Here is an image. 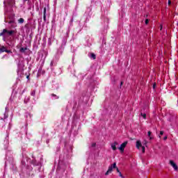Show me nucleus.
I'll return each mask as SVG.
<instances>
[{
	"instance_id": "obj_1",
	"label": "nucleus",
	"mask_w": 178,
	"mask_h": 178,
	"mask_svg": "<svg viewBox=\"0 0 178 178\" xmlns=\"http://www.w3.org/2000/svg\"><path fill=\"white\" fill-rule=\"evenodd\" d=\"M8 34V35H13L15 33V31H8L7 29H3L1 33H0V37H3V35H5V34Z\"/></svg>"
},
{
	"instance_id": "obj_2",
	"label": "nucleus",
	"mask_w": 178,
	"mask_h": 178,
	"mask_svg": "<svg viewBox=\"0 0 178 178\" xmlns=\"http://www.w3.org/2000/svg\"><path fill=\"white\" fill-rule=\"evenodd\" d=\"M126 145H127V141L122 143L120 147H118V149H120L121 152H124V148H126Z\"/></svg>"
},
{
	"instance_id": "obj_3",
	"label": "nucleus",
	"mask_w": 178,
	"mask_h": 178,
	"mask_svg": "<svg viewBox=\"0 0 178 178\" xmlns=\"http://www.w3.org/2000/svg\"><path fill=\"white\" fill-rule=\"evenodd\" d=\"M170 165H171L173 167L174 170H178L177 164H176V163H175V161H173V160L170 161Z\"/></svg>"
},
{
	"instance_id": "obj_4",
	"label": "nucleus",
	"mask_w": 178,
	"mask_h": 178,
	"mask_svg": "<svg viewBox=\"0 0 178 178\" xmlns=\"http://www.w3.org/2000/svg\"><path fill=\"white\" fill-rule=\"evenodd\" d=\"M0 52H6L7 54H10V53H12V51H11L10 50L6 49V47H4V46H2V47L0 48Z\"/></svg>"
},
{
	"instance_id": "obj_5",
	"label": "nucleus",
	"mask_w": 178,
	"mask_h": 178,
	"mask_svg": "<svg viewBox=\"0 0 178 178\" xmlns=\"http://www.w3.org/2000/svg\"><path fill=\"white\" fill-rule=\"evenodd\" d=\"M43 20L47 22V7H44L43 9Z\"/></svg>"
},
{
	"instance_id": "obj_6",
	"label": "nucleus",
	"mask_w": 178,
	"mask_h": 178,
	"mask_svg": "<svg viewBox=\"0 0 178 178\" xmlns=\"http://www.w3.org/2000/svg\"><path fill=\"white\" fill-rule=\"evenodd\" d=\"M118 145V142H114L113 144H111V148L113 151H116L117 148L116 146Z\"/></svg>"
},
{
	"instance_id": "obj_7",
	"label": "nucleus",
	"mask_w": 178,
	"mask_h": 178,
	"mask_svg": "<svg viewBox=\"0 0 178 178\" xmlns=\"http://www.w3.org/2000/svg\"><path fill=\"white\" fill-rule=\"evenodd\" d=\"M141 147H143V145L141 144V141L137 140L136 141V147L138 148V149H140V148H141Z\"/></svg>"
},
{
	"instance_id": "obj_8",
	"label": "nucleus",
	"mask_w": 178,
	"mask_h": 178,
	"mask_svg": "<svg viewBox=\"0 0 178 178\" xmlns=\"http://www.w3.org/2000/svg\"><path fill=\"white\" fill-rule=\"evenodd\" d=\"M27 51V47H21L19 49V51L22 54H24Z\"/></svg>"
},
{
	"instance_id": "obj_9",
	"label": "nucleus",
	"mask_w": 178,
	"mask_h": 178,
	"mask_svg": "<svg viewBox=\"0 0 178 178\" xmlns=\"http://www.w3.org/2000/svg\"><path fill=\"white\" fill-rule=\"evenodd\" d=\"M90 57L92 58V59H97V56H95L94 53H91Z\"/></svg>"
},
{
	"instance_id": "obj_10",
	"label": "nucleus",
	"mask_w": 178,
	"mask_h": 178,
	"mask_svg": "<svg viewBox=\"0 0 178 178\" xmlns=\"http://www.w3.org/2000/svg\"><path fill=\"white\" fill-rule=\"evenodd\" d=\"M18 22L20 23L21 24H23V23H24V19H23V18H19V19H18Z\"/></svg>"
},
{
	"instance_id": "obj_11",
	"label": "nucleus",
	"mask_w": 178,
	"mask_h": 178,
	"mask_svg": "<svg viewBox=\"0 0 178 178\" xmlns=\"http://www.w3.org/2000/svg\"><path fill=\"white\" fill-rule=\"evenodd\" d=\"M151 134H152V133L150 131H149L147 132V136H148V137H149L150 140H152V137H151Z\"/></svg>"
},
{
	"instance_id": "obj_12",
	"label": "nucleus",
	"mask_w": 178,
	"mask_h": 178,
	"mask_svg": "<svg viewBox=\"0 0 178 178\" xmlns=\"http://www.w3.org/2000/svg\"><path fill=\"white\" fill-rule=\"evenodd\" d=\"M113 170V168H112V166H109L108 167V171L110 172V173H112Z\"/></svg>"
},
{
	"instance_id": "obj_13",
	"label": "nucleus",
	"mask_w": 178,
	"mask_h": 178,
	"mask_svg": "<svg viewBox=\"0 0 178 178\" xmlns=\"http://www.w3.org/2000/svg\"><path fill=\"white\" fill-rule=\"evenodd\" d=\"M140 115L143 117V119H147V114L141 113Z\"/></svg>"
},
{
	"instance_id": "obj_14",
	"label": "nucleus",
	"mask_w": 178,
	"mask_h": 178,
	"mask_svg": "<svg viewBox=\"0 0 178 178\" xmlns=\"http://www.w3.org/2000/svg\"><path fill=\"white\" fill-rule=\"evenodd\" d=\"M31 95L32 97H35V90H33L31 92Z\"/></svg>"
},
{
	"instance_id": "obj_15",
	"label": "nucleus",
	"mask_w": 178,
	"mask_h": 178,
	"mask_svg": "<svg viewBox=\"0 0 178 178\" xmlns=\"http://www.w3.org/2000/svg\"><path fill=\"white\" fill-rule=\"evenodd\" d=\"M111 166H112V168H113V169H116V168H118V167L116 166V163H113V164L112 165H111Z\"/></svg>"
},
{
	"instance_id": "obj_16",
	"label": "nucleus",
	"mask_w": 178,
	"mask_h": 178,
	"mask_svg": "<svg viewBox=\"0 0 178 178\" xmlns=\"http://www.w3.org/2000/svg\"><path fill=\"white\" fill-rule=\"evenodd\" d=\"M140 148L142 149V152H145V147L142 146Z\"/></svg>"
},
{
	"instance_id": "obj_17",
	"label": "nucleus",
	"mask_w": 178,
	"mask_h": 178,
	"mask_svg": "<svg viewBox=\"0 0 178 178\" xmlns=\"http://www.w3.org/2000/svg\"><path fill=\"white\" fill-rule=\"evenodd\" d=\"M161 136H163V131H160L159 138H161Z\"/></svg>"
},
{
	"instance_id": "obj_18",
	"label": "nucleus",
	"mask_w": 178,
	"mask_h": 178,
	"mask_svg": "<svg viewBox=\"0 0 178 178\" xmlns=\"http://www.w3.org/2000/svg\"><path fill=\"white\" fill-rule=\"evenodd\" d=\"M145 24H148V23H149V20L145 19Z\"/></svg>"
},
{
	"instance_id": "obj_19",
	"label": "nucleus",
	"mask_w": 178,
	"mask_h": 178,
	"mask_svg": "<svg viewBox=\"0 0 178 178\" xmlns=\"http://www.w3.org/2000/svg\"><path fill=\"white\" fill-rule=\"evenodd\" d=\"M120 177L124 178L123 175H122V172H118Z\"/></svg>"
},
{
	"instance_id": "obj_20",
	"label": "nucleus",
	"mask_w": 178,
	"mask_h": 178,
	"mask_svg": "<svg viewBox=\"0 0 178 178\" xmlns=\"http://www.w3.org/2000/svg\"><path fill=\"white\" fill-rule=\"evenodd\" d=\"M115 169H116V171L118 172V173L120 172V170H119V168L118 167Z\"/></svg>"
},
{
	"instance_id": "obj_21",
	"label": "nucleus",
	"mask_w": 178,
	"mask_h": 178,
	"mask_svg": "<svg viewBox=\"0 0 178 178\" xmlns=\"http://www.w3.org/2000/svg\"><path fill=\"white\" fill-rule=\"evenodd\" d=\"M109 173H111V172L107 170V171L106 172V173H105V175H106V176H108V175H109Z\"/></svg>"
},
{
	"instance_id": "obj_22",
	"label": "nucleus",
	"mask_w": 178,
	"mask_h": 178,
	"mask_svg": "<svg viewBox=\"0 0 178 178\" xmlns=\"http://www.w3.org/2000/svg\"><path fill=\"white\" fill-rule=\"evenodd\" d=\"M8 23H9V24H12V23H15V21L11 20V21L8 22Z\"/></svg>"
},
{
	"instance_id": "obj_23",
	"label": "nucleus",
	"mask_w": 178,
	"mask_h": 178,
	"mask_svg": "<svg viewBox=\"0 0 178 178\" xmlns=\"http://www.w3.org/2000/svg\"><path fill=\"white\" fill-rule=\"evenodd\" d=\"M156 87V83H154V84H153V88H154V90H155Z\"/></svg>"
},
{
	"instance_id": "obj_24",
	"label": "nucleus",
	"mask_w": 178,
	"mask_h": 178,
	"mask_svg": "<svg viewBox=\"0 0 178 178\" xmlns=\"http://www.w3.org/2000/svg\"><path fill=\"white\" fill-rule=\"evenodd\" d=\"M26 79H27L28 80H30V75L26 76Z\"/></svg>"
},
{
	"instance_id": "obj_25",
	"label": "nucleus",
	"mask_w": 178,
	"mask_h": 178,
	"mask_svg": "<svg viewBox=\"0 0 178 178\" xmlns=\"http://www.w3.org/2000/svg\"><path fill=\"white\" fill-rule=\"evenodd\" d=\"M172 1H170V0H168V5H171Z\"/></svg>"
},
{
	"instance_id": "obj_26",
	"label": "nucleus",
	"mask_w": 178,
	"mask_h": 178,
	"mask_svg": "<svg viewBox=\"0 0 178 178\" xmlns=\"http://www.w3.org/2000/svg\"><path fill=\"white\" fill-rule=\"evenodd\" d=\"M162 29H163V26L162 24L160 25V30L162 31Z\"/></svg>"
},
{
	"instance_id": "obj_27",
	"label": "nucleus",
	"mask_w": 178,
	"mask_h": 178,
	"mask_svg": "<svg viewBox=\"0 0 178 178\" xmlns=\"http://www.w3.org/2000/svg\"><path fill=\"white\" fill-rule=\"evenodd\" d=\"M50 65H51V66H54V61H51Z\"/></svg>"
},
{
	"instance_id": "obj_28",
	"label": "nucleus",
	"mask_w": 178,
	"mask_h": 178,
	"mask_svg": "<svg viewBox=\"0 0 178 178\" xmlns=\"http://www.w3.org/2000/svg\"><path fill=\"white\" fill-rule=\"evenodd\" d=\"M95 145H97L96 143H92V147H95Z\"/></svg>"
},
{
	"instance_id": "obj_29",
	"label": "nucleus",
	"mask_w": 178,
	"mask_h": 178,
	"mask_svg": "<svg viewBox=\"0 0 178 178\" xmlns=\"http://www.w3.org/2000/svg\"><path fill=\"white\" fill-rule=\"evenodd\" d=\"M51 97H56V95L52 93V94H51Z\"/></svg>"
},
{
	"instance_id": "obj_30",
	"label": "nucleus",
	"mask_w": 178,
	"mask_h": 178,
	"mask_svg": "<svg viewBox=\"0 0 178 178\" xmlns=\"http://www.w3.org/2000/svg\"><path fill=\"white\" fill-rule=\"evenodd\" d=\"M163 140H168V136H165V137L163 138Z\"/></svg>"
},
{
	"instance_id": "obj_31",
	"label": "nucleus",
	"mask_w": 178,
	"mask_h": 178,
	"mask_svg": "<svg viewBox=\"0 0 178 178\" xmlns=\"http://www.w3.org/2000/svg\"><path fill=\"white\" fill-rule=\"evenodd\" d=\"M120 86H123V81L121 82Z\"/></svg>"
},
{
	"instance_id": "obj_32",
	"label": "nucleus",
	"mask_w": 178,
	"mask_h": 178,
	"mask_svg": "<svg viewBox=\"0 0 178 178\" xmlns=\"http://www.w3.org/2000/svg\"><path fill=\"white\" fill-rule=\"evenodd\" d=\"M57 99H59V97H57Z\"/></svg>"
},
{
	"instance_id": "obj_33",
	"label": "nucleus",
	"mask_w": 178,
	"mask_h": 178,
	"mask_svg": "<svg viewBox=\"0 0 178 178\" xmlns=\"http://www.w3.org/2000/svg\"><path fill=\"white\" fill-rule=\"evenodd\" d=\"M4 116H5L6 118H8V116H6V115H4Z\"/></svg>"
},
{
	"instance_id": "obj_34",
	"label": "nucleus",
	"mask_w": 178,
	"mask_h": 178,
	"mask_svg": "<svg viewBox=\"0 0 178 178\" xmlns=\"http://www.w3.org/2000/svg\"><path fill=\"white\" fill-rule=\"evenodd\" d=\"M25 1H28V0H25Z\"/></svg>"
}]
</instances>
